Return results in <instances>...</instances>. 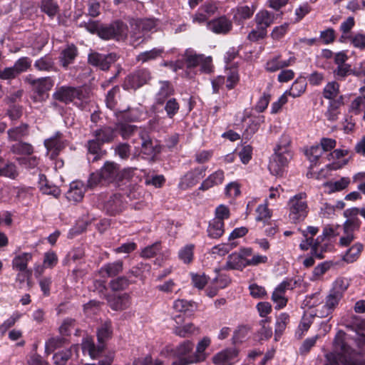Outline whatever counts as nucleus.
<instances>
[{
	"mask_svg": "<svg viewBox=\"0 0 365 365\" xmlns=\"http://www.w3.org/2000/svg\"><path fill=\"white\" fill-rule=\"evenodd\" d=\"M360 354L351 348L346 341V334L339 331L334 341V350L326 354L328 365H365V361L359 358Z\"/></svg>",
	"mask_w": 365,
	"mask_h": 365,
	"instance_id": "f257e3e1",
	"label": "nucleus"
},
{
	"mask_svg": "<svg viewBox=\"0 0 365 365\" xmlns=\"http://www.w3.org/2000/svg\"><path fill=\"white\" fill-rule=\"evenodd\" d=\"M291 137L284 133L281 135L276 147L274 149V154L272 155L269 163V170L274 175L282 174L284 168L292 158L291 148Z\"/></svg>",
	"mask_w": 365,
	"mask_h": 365,
	"instance_id": "f03ea898",
	"label": "nucleus"
},
{
	"mask_svg": "<svg viewBox=\"0 0 365 365\" xmlns=\"http://www.w3.org/2000/svg\"><path fill=\"white\" fill-rule=\"evenodd\" d=\"M113 327L110 322H106L97 329V341L98 345L94 344L92 339H86L81 344V349L83 352L88 353L92 359L101 357V354L106 349L107 341L112 339Z\"/></svg>",
	"mask_w": 365,
	"mask_h": 365,
	"instance_id": "7ed1b4c3",
	"label": "nucleus"
},
{
	"mask_svg": "<svg viewBox=\"0 0 365 365\" xmlns=\"http://www.w3.org/2000/svg\"><path fill=\"white\" fill-rule=\"evenodd\" d=\"M288 217L291 223L303 222L309 214V207L305 192L298 193L290 197L287 202Z\"/></svg>",
	"mask_w": 365,
	"mask_h": 365,
	"instance_id": "20e7f679",
	"label": "nucleus"
},
{
	"mask_svg": "<svg viewBox=\"0 0 365 365\" xmlns=\"http://www.w3.org/2000/svg\"><path fill=\"white\" fill-rule=\"evenodd\" d=\"M319 232V228L314 226H308L306 230H301L304 237V240L299 244V248L306 251L311 248L312 255L322 259L323 250L322 249L321 243L323 241L322 236H318L315 240L313 237L315 236Z\"/></svg>",
	"mask_w": 365,
	"mask_h": 365,
	"instance_id": "39448f33",
	"label": "nucleus"
},
{
	"mask_svg": "<svg viewBox=\"0 0 365 365\" xmlns=\"http://www.w3.org/2000/svg\"><path fill=\"white\" fill-rule=\"evenodd\" d=\"M53 97L65 103L72 102L78 107H83V103L86 102V95L83 91L73 87H59L53 94Z\"/></svg>",
	"mask_w": 365,
	"mask_h": 365,
	"instance_id": "423d86ee",
	"label": "nucleus"
},
{
	"mask_svg": "<svg viewBox=\"0 0 365 365\" xmlns=\"http://www.w3.org/2000/svg\"><path fill=\"white\" fill-rule=\"evenodd\" d=\"M127 34V26L120 21H116L108 26H102L98 30V36L103 39H123L126 37Z\"/></svg>",
	"mask_w": 365,
	"mask_h": 365,
	"instance_id": "0eeeda50",
	"label": "nucleus"
},
{
	"mask_svg": "<svg viewBox=\"0 0 365 365\" xmlns=\"http://www.w3.org/2000/svg\"><path fill=\"white\" fill-rule=\"evenodd\" d=\"M252 255V250L250 247H243L239 252L232 253L227 257L225 269L242 270L247 267V257Z\"/></svg>",
	"mask_w": 365,
	"mask_h": 365,
	"instance_id": "6e6552de",
	"label": "nucleus"
},
{
	"mask_svg": "<svg viewBox=\"0 0 365 365\" xmlns=\"http://www.w3.org/2000/svg\"><path fill=\"white\" fill-rule=\"evenodd\" d=\"M185 61L187 68L200 66L202 71L209 73L211 71V58L197 54L195 51L188 48L185 52Z\"/></svg>",
	"mask_w": 365,
	"mask_h": 365,
	"instance_id": "1a4fd4ad",
	"label": "nucleus"
},
{
	"mask_svg": "<svg viewBox=\"0 0 365 365\" xmlns=\"http://www.w3.org/2000/svg\"><path fill=\"white\" fill-rule=\"evenodd\" d=\"M131 37L138 40L143 36L145 33L156 31L157 24L153 19H136L130 22Z\"/></svg>",
	"mask_w": 365,
	"mask_h": 365,
	"instance_id": "9d476101",
	"label": "nucleus"
},
{
	"mask_svg": "<svg viewBox=\"0 0 365 365\" xmlns=\"http://www.w3.org/2000/svg\"><path fill=\"white\" fill-rule=\"evenodd\" d=\"M151 78L147 69H140L127 76L123 86L125 89H137L146 84Z\"/></svg>",
	"mask_w": 365,
	"mask_h": 365,
	"instance_id": "9b49d317",
	"label": "nucleus"
},
{
	"mask_svg": "<svg viewBox=\"0 0 365 365\" xmlns=\"http://www.w3.org/2000/svg\"><path fill=\"white\" fill-rule=\"evenodd\" d=\"M25 81L29 83L32 86L34 92L41 98H43V95L50 91L54 85V81L51 77L34 78L31 75H29L26 77Z\"/></svg>",
	"mask_w": 365,
	"mask_h": 365,
	"instance_id": "f8f14e48",
	"label": "nucleus"
},
{
	"mask_svg": "<svg viewBox=\"0 0 365 365\" xmlns=\"http://www.w3.org/2000/svg\"><path fill=\"white\" fill-rule=\"evenodd\" d=\"M206 168H196L186 173L179 182V187L186 190L195 185L205 175Z\"/></svg>",
	"mask_w": 365,
	"mask_h": 365,
	"instance_id": "ddd939ff",
	"label": "nucleus"
},
{
	"mask_svg": "<svg viewBox=\"0 0 365 365\" xmlns=\"http://www.w3.org/2000/svg\"><path fill=\"white\" fill-rule=\"evenodd\" d=\"M117 58V55L115 53L106 55L93 52L88 55V62L90 64L102 70H108L110 66L116 61Z\"/></svg>",
	"mask_w": 365,
	"mask_h": 365,
	"instance_id": "4468645a",
	"label": "nucleus"
},
{
	"mask_svg": "<svg viewBox=\"0 0 365 365\" xmlns=\"http://www.w3.org/2000/svg\"><path fill=\"white\" fill-rule=\"evenodd\" d=\"M80 346L73 344L67 349L57 351L52 356L55 365H66L69 360H76L78 357Z\"/></svg>",
	"mask_w": 365,
	"mask_h": 365,
	"instance_id": "2eb2a0df",
	"label": "nucleus"
},
{
	"mask_svg": "<svg viewBox=\"0 0 365 365\" xmlns=\"http://www.w3.org/2000/svg\"><path fill=\"white\" fill-rule=\"evenodd\" d=\"M44 145L51 154V158H53L65 147V140L62 138V134L57 132L53 136L44 140Z\"/></svg>",
	"mask_w": 365,
	"mask_h": 365,
	"instance_id": "dca6fc26",
	"label": "nucleus"
},
{
	"mask_svg": "<svg viewBox=\"0 0 365 365\" xmlns=\"http://www.w3.org/2000/svg\"><path fill=\"white\" fill-rule=\"evenodd\" d=\"M101 178L106 182H118L120 176L119 165L113 162H106L100 170Z\"/></svg>",
	"mask_w": 365,
	"mask_h": 365,
	"instance_id": "f3484780",
	"label": "nucleus"
},
{
	"mask_svg": "<svg viewBox=\"0 0 365 365\" xmlns=\"http://www.w3.org/2000/svg\"><path fill=\"white\" fill-rule=\"evenodd\" d=\"M232 26L230 19L225 16H220L207 23V29L215 34H227Z\"/></svg>",
	"mask_w": 365,
	"mask_h": 365,
	"instance_id": "a211bd4d",
	"label": "nucleus"
},
{
	"mask_svg": "<svg viewBox=\"0 0 365 365\" xmlns=\"http://www.w3.org/2000/svg\"><path fill=\"white\" fill-rule=\"evenodd\" d=\"M225 180V172L222 170H217L209 175L201 183L199 190H207L215 186H218Z\"/></svg>",
	"mask_w": 365,
	"mask_h": 365,
	"instance_id": "6ab92c4d",
	"label": "nucleus"
},
{
	"mask_svg": "<svg viewBox=\"0 0 365 365\" xmlns=\"http://www.w3.org/2000/svg\"><path fill=\"white\" fill-rule=\"evenodd\" d=\"M108 303L113 310H123L130 304V296L128 293L113 294L107 299Z\"/></svg>",
	"mask_w": 365,
	"mask_h": 365,
	"instance_id": "aec40b11",
	"label": "nucleus"
},
{
	"mask_svg": "<svg viewBox=\"0 0 365 365\" xmlns=\"http://www.w3.org/2000/svg\"><path fill=\"white\" fill-rule=\"evenodd\" d=\"M358 207L346 209L344 212V216L346 218L343 224V229L357 230L359 229L361 222L358 217Z\"/></svg>",
	"mask_w": 365,
	"mask_h": 365,
	"instance_id": "412c9836",
	"label": "nucleus"
},
{
	"mask_svg": "<svg viewBox=\"0 0 365 365\" xmlns=\"http://www.w3.org/2000/svg\"><path fill=\"white\" fill-rule=\"evenodd\" d=\"M194 303L183 299H177L174 302L173 309L177 317H187L194 311Z\"/></svg>",
	"mask_w": 365,
	"mask_h": 365,
	"instance_id": "4be33fe9",
	"label": "nucleus"
},
{
	"mask_svg": "<svg viewBox=\"0 0 365 365\" xmlns=\"http://www.w3.org/2000/svg\"><path fill=\"white\" fill-rule=\"evenodd\" d=\"M295 61L294 57L287 60H281L280 56H276L270 58L266 63V70L269 72H275L281 68L292 65Z\"/></svg>",
	"mask_w": 365,
	"mask_h": 365,
	"instance_id": "5701e85b",
	"label": "nucleus"
},
{
	"mask_svg": "<svg viewBox=\"0 0 365 365\" xmlns=\"http://www.w3.org/2000/svg\"><path fill=\"white\" fill-rule=\"evenodd\" d=\"M254 20L256 26L267 30L274 23V15L267 10L262 9L256 14Z\"/></svg>",
	"mask_w": 365,
	"mask_h": 365,
	"instance_id": "b1692460",
	"label": "nucleus"
},
{
	"mask_svg": "<svg viewBox=\"0 0 365 365\" xmlns=\"http://www.w3.org/2000/svg\"><path fill=\"white\" fill-rule=\"evenodd\" d=\"M85 189L81 181H75L71 183L70 189L66 193V197L69 201L79 202L83 197Z\"/></svg>",
	"mask_w": 365,
	"mask_h": 365,
	"instance_id": "393cba45",
	"label": "nucleus"
},
{
	"mask_svg": "<svg viewBox=\"0 0 365 365\" xmlns=\"http://www.w3.org/2000/svg\"><path fill=\"white\" fill-rule=\"evenodd\" d=\"M346 151L341 149H336L332 153L327 155L329 161H333L331 163L328 165V167L331 170H338L342 168L346 163V160L343 159L342 157L346 155Z\"/></svg>",
	"mask_w": 365,
	"mask_h": 365,
	"instance_id": "a878e982",
	"label": "nucleus"
},
{
	"mask_svg": "<svg viewBox=\"0 0 365 365\" xmlns=\"http://www.w3.org/2000/svg\"><path fill=\"white\" fill-rule=\"evenodd\" d=\"M32 258L33 255L31 252H22L16 255L12 259V267L20 272H28V263Z\"/></svg>",
	"mask_w": 365,
	"mask_h": 365,
	"instance_id": "bb28decb",
	"label": "nucleus"
},
{
	"mask_svg": "<svg viewBox=\"0 0 365 365\" xmlns=\"http://www.w3.org/2000/svg\"><path fill=\"white\" fill-rule=\"evenodd\" d=\"M224 222L212 219L209 222L207 229V235L212 239H218L224 234Z\"/></svg>",
	"mask_w": 365,
	"mask_h": 365,
	"instance_id": "cd10ccee",
	"label": "nucleus"
},
{
	"mask_svg": "<svg viewBox=\"0 0 365 365\" xmlns=\"http://www.w3.org/2000/svg\"><path fill=\"white\" fill-rule=\"evenodd\" d=\"M123 270V262L117 261L113 263H108L103 266L99 273L103 277H110L120 273Z\"/></svg>",
	"mask_w": 365,
	"mask_h": 365,
	"instance_id": "c85d7f7f",
	"label": "nucleus"
},
{
	"mask_svg": "<svg viewBox=\"0 0 365 365\" xmlns=\"http://www.w3.org/2000/svg\"><path fill=\"white\" fill-rule=\"evenodd\" d=\"M93 135L102 144L112 141L115 137V131L110 127H103L93 131Z\"/></svg>",
	"mask_w": 365,
	"mask_h": 365,
	"instance_id": "c756f323",
	"label": "nucleus"
},
{
	"mask_svg": "<svg viewBox=\"0 0 365 365\" xmlns=\"http://www.w3.org/2000/svg\"><path fill=\"white\" fill-rule=\"evenodd\" d=\"M350 178L348 177L341 178L336 181H329L324 183V187L328 193H333L344 190L350 184Z\"/></svg>",
	"mask_w": 365,
	"mask_h": 365,
	"instance_id": "7c9ffc66",
	"label": "nucleus"
},
{
	"mask_svg": "<svg viewBox=\"0 0 365 365\" xmlns=\"http://www.w3.org/2000/svg\"><path fill=\"white\" fill-rule=\"evenodd\" d=\"M210 344V339L209 337H203V339L197 344L195 353L190 354L187 356L196 359L200 362H203L206 360L207 354L205 351Z\"/></svg>",
	"mask_w": 365,
	"mask_h": 365,
	"instance_id": "2f4dec72",
	"label": "nucleus"
},
{
	"mask_svg": "<svg viewBox=\"0 0 365 365\" xmlns=\"http://www.w3.org/2000/svg\"><path fill=\"white\" fill-rule=\"evenodd\" d=\"M193 344L190 341H185L182 344L177 346V347L170 350L171 354L178 359H182L187 357L190 355V352L192 351Z\"/></svg>",
	"mask_w": 365,
	"mask_h": 365,
	"instance_id": "473e14b6",
	"label": "nucleus"
},
{
	"mask_svg": "<svg viewBox=\"0 0 365 365\" xmlns=\"http://www.w3.org/2000/svg\"><path fill=\"white\" fill-rule=\"evenodd\" d=\"M364 245L361 242H356L350 247L343 256V260L347 263H352L358 259L362 250Z\"/></svg>",
	"mask_w": 365,
	"mask_h": 365,
	"instance_id": "72a5a7b5",
	"label": "nucleus"
},
{
	"mask_svg": "<svg viewBox=\"0 0 365 365\" xmlns=\"http://www.w3.org/2000/svg\"><path fill=\"white\" fill-rule=\"evenodd\" d=\"M174 90L168 81L160 83V88L156 93L155 100L158 104H163L165 101L173 94Z\"/></svg>",
	"mask_w": 365,
	"mask_h": 365,
	"instance_id": "f704fd0d",
	"label": "nucleus"
},
{
	"mask_svg": "<svg viewBox=\"0 0 365 365\" xmlns=\"http://www.w3.org/2000/svg\"><path fill=\"white\" fill-rule=\"evenodd\" d=\"M341 298L342 296H341L340 294L335 293L334 292L331 290L329 295L327 297L326 304L323 306V307L327 309V314H316V316L319 318L327 317L329 314V312L338 305Z\"/></svg>",
	"mask_w": 365,
	"mask_h": 365,
	"instance_id": "c9c22d12",
	"label": "nucleus"
},
{
	"mask_svg": "<svg viewBox=\"0 0 365 365\" xmlns=\"http://www.w3.org/2000/svg\"><path fill=\"white\" fill-rule=\"evenodd\" d=\"M39 188L43 194L51 195L55 197L60 195L59 188L56 185L49 184L43 175L39 176Z\"/></svg>",
	"mask_w": 365,
	"mask_h": 365,
	"instance_id": "e433bc0d",
	"label": "nucleus"
},
{
	"mask_svg": "<svg viewBox=\"0 0 365 365\" xmlns=\"http://www.w3.org/2000/svg\"><path fill=\"white\" fill-rule=\"evenodd\" d=\"M7 133L9 140H20L29 134L28 125L26 124H21L18 127L9 129Z\"/></svg>",
	"mask_w": 365,
	"mask_h": 365,
	"instance_id": "4c0bfd02",
	"label": "nucleus"
},
{
	"mask_svg": "<svg viewBox=\"0 0 365 365\" xmlns=\"http://www.w3.org/2000/svg\"><path fill=\"white\" fill-rule=\"evenodd\" d=\"M256 7H251L247 5L238 6L234 10V18L237 20H245L250 19L254 14Z\"/></svg>",
	"mask_w": 365,
	"mask_h": 365,
	"instance_id": "58836bf2",
	"label": "nucleus"
},
{
	"mask_svg": "<svg viewBox=\"0 0 365 365\" xmlns=\"http://www.w3.org/2000/svg\"><path fill=\"white\" fill-rule=\"evenodd\" d=\"M76 56V47L73 45L68 46L61 53V62L62 63V66L63 67H66L69 64L72 63Z\"/></svg>",
	"mask_w": 365,
	"mask_h": 365,
	"instance_id": "ea45409f",
	"label": "nucleus"
},
{
	"mask_svg": "<svg viewBox=\"0 0 365 365\" xmlns=\"http://www.w3.org/2000/svg\"><path fill=\"white\" fill-rule=\"evenodd\" d=\"M106 208L111 214L119 212L123 208V203L120 195H114L106 203Z\"/></svg>",
	"mask_w": 365,
	"mask_h": 365,
	"instance_id": "a19ab883",
	"label": "nucleus"
},
{
	"mask_svg": "<svg viewBox=\"0 0 365 365\" xmlns=\"http://www.w3.org/2000/svg\"><path fill=\"white\" fill-rule=\"evenodd\" d=\"M36 69L43 71H50L54 70L53 59L49 56H44L40 58L34 63Z\"/></svg>",
	"mask_w": 365,
	"mask_h": 365,
	"instance_id": "79ce46f5",
	"label": "nucleus"
},
{
	"mask_svg": "<svg viewBox=\"0 0 365 365\" xmlns=\"http://www.w3.org/2000/svg\"><path fill=\"white\" fill-rule=\"evenodd\" d=\"M41 9L49 17H54L58 12V6L54 0H41Z\"/></svg>",
	"mask_w": 365,
	"mask_h": 365,
	"instance_id": "37998d69",
	"label": "nucleus"
},
{
	"mask_svg": "<svg viewBox=\"0 0 365 365\" xmlns=\"http://www.w3.org/2000/svg\"><path fill=\"white\" fill-rule=\"evenodd\" d=\"M163 52V48H155L152 50L144 51L140 53L136 58L138 61H141L142 63H145L149 61L154 60L158 57L160 56L162 53Z\"/></svg>",
	"mask_w": 365,
	"mask_h": 365,
	"instance_id": "c03bdc74",
	"label": "nucleus"
},
{
	"mask_svg": "<svg viewBox=\"0 0 365 365\" xmlns=\"http://www.w3.org/2000/svg\"><path fill=\"white\" fill-rule=\"evenodd\" d=\"M339 93V85L336 81L329 82L323 90V96L326 99L333 100Z\"/></svg>",
	"mask_w": 365,
	"mask_h": 365,
	"instance_id": "a18cd8bd",
	"label": "nucleus"
},
{
	"mask_svg": "<svg viewBox=\"0 0 365 365\" xmlns=\"http://www.w3.org/2000/svg\"><path fill=\"white\" fill-rule=\"evenodd\" d=\"M11 151L18 155H29L34 152V148L31 144L19 141L11 147Z\"/></svg>",
	"mask_w": 365,
	"mask_h": 365,
	"instance_id": "49530a36",
	"label": "nucleus"
},
{
	"mask_svg": "<svg viewBox=\"0 0 365 365\" xmlns=\"http://www.w3.org/2000/svg\"><path fill=\"white\" fill-rule=\"evenodd\" d=\"M323 153L322 148L319 145H312L305 150V155L312 164L317 163Z\"/></svg>",
	"mask_w": 365,
	"mask_h": 365,
	"instance_id": "de8ad7c7",
	"label": "nucleus"
},
{
	"mask_svg": "<svg viewBox=\"0 0 365 365\" xmlns=\"http://www.w3.org/2000/svg\"><path fill=\"white\" fill-rule=\"evenodd\" d=\"M194 245L189 244L182 247L178 252V257L184 263L189 264L193 259Z\"/></svg>",
	"mask_w": 365,
	"mask_h": 365,
	"instance_id": "09e8293b",
	"label": "nucleus"
},
{
	"mask_svg": "<svg viewBox=\"0 0 365 365\" xmlns=\"http://www.w3.org/2000/svg\"><path fill=\"white\" fill-rule=\"evenodd\" d=\"M307 87V83L304 79H297L292 85L289 94L294 98L300 96L304 93Z\"/></svg>",
	"mask_w": 365,
	"mask_h": 365,
	"instance_id": "8fccbe9b",
	"label": "nucleus"
},
{
	"mask_svg": "<svg viewBox=\"0 0 365 365\" xmlns=\"http://www.w3.org/2000/svg\"><path fill=\"white\" fill-rule=\"evenodd\" d=\"M226 88H233L239 81V75L236 68L225 70Z\"/></svg>",
	"mask_w": 365,
	"mask_h": 365,
	"instance_id": "3c124183",
	"label": "nucleus"
},
{
	"mask_svg": "<svg viewBox=\"0 0 365 365\" xmlns=\"http://www.w3.org/2000/svg\"><path fill=\"white\" fill-rule=\"evenodd\" d=\"M196 331V327L192 323H188L182 327H176L174 329L175 334L180 337H189Z\"/></svg>",
	"mask_w": 365,
	"mask_h": 365,
	"instance_id": "603ef678",
	"label": "nucleus"
},
{
	"mask_svg": "<svg viewBox=\"0 0 365 365\" xmlns=\"http://www.w3.org/2000/svg\"><path fill=\"white\" fill-rule=\"evenodd\" d=\"M31 64V61L28 57H22L17 60L12 66L17 76L26 71Z\"/></svg>",
	"mask_w": 365,
	"mask_h": 365,
	"instance_id": "864d4df0",
	"label": "nucleus"
},
{
	"mask_svg": "<svg viewBox=\"0 0 365 365\" xmlns=\"http://www.w3.org/2000/svg\"><path fill=\"white\" fill-rule=\"evenodd\" d=\"M102 145L103 144L96 138L88 141V151L89 153L94 155L93 160H97L98 159V155L101 150Z\"/></svg>",
	"mask_w": 365,
	"mask_h": 365,
	"instance_id": "5fc2aeb1",
	"label": "nucleus"
},
{
	"mask_svg": "<svg viewBox=\"0 0 365 365\" xmlns=\"http://www.w3.org/2000/svg\"><path fill=\"white\" fill-rule=\"evenodd\" d=\"M18 175L16 165L13 163H7L4 167L0 166V176L14 179Z\"/></svg>",
	"mask_w": 365,
	"mask_h": 365,
	"instance_id": "6e6d98bb",
	"label": "nucleus"
},
{
	"mask_svg": "<svg viewBox=\"0 0 365 365\" xmlns=\"http://www.w3.org/2000/svg\"><path fill=\"white\" fill-rule=\"evenodd\" d=\"M343 230L344 232L342 236L339 239V245L341 247H348L356 239V236L354 233V230L349 229H343Z\"/></svg>",
	"mask_w": 365,
	"mask_h": 365,
	"instance_id": "4d7b16f0",
	"label": "nucleus"
},
{
	"mask_svg": "<svg viewBox=\"0 0 365 365\" xmlns=\"http://www.w3.org/2000/svg\"><path fill=\"white\" fill-rule=\"evenodd\" d=\"M317 336L309 337L304 340L302 346H299V353L300 355H307L310 350L315 346Z\"/></svg>",
	"mask_w": 365,
	"mask_h": 365,
	"instance_id": "13d9d810",
	"label": "nucleus"
},
{
	"mask_svg": "<svg viewBox=\"0 0 365 365\" xmlns=\"http://www.w3.org/2000/svg\"><path fill=\"white\" fill-rule=\"evenodd\" d=\"M364 108L365 102L362 98L358 96L351 102L349 112L354 115H359Z\"/></svg>",
	"mask_w": 365,
	"mask_h": 365,
	"instance_id": "bf43d9fd",
	"label": "nucleus"
},
{
	"mask_svg": "<svg viewBox=\"0 0 365 365\" xmlns=\"http://www.w3.org/2000/svg\"><path fill=\"white\" fill-rule=\"evenodd\" d=\"M115 154L122 160H126L130 155V146L127 143H119L115 149Z\"/></svg>",
	"mask_w": 365,
	"mask_h": 365,
	"instance_id": "052dcab7",
	"label": "nucleus"
},
{
	"mask_svg": "<svg viewBox=\"0 0 365 365\" xmlns=\"http://www.w3.org/2000/svg\"><path fill=\"white\" fill-rule=\"evenodd\" d=\"M160 250V243L156 242L151 245L145 247L141 252V257L151 258L156 255Z\"/></svg>",
	"mask_w": 365,
	"mask_h": 365,
	"instance_id": "680f3d73",
	"label": "nucleus"
},
{
	"mask_svg": "<svg viewBox=\"0 0 365 365\" xmlns=\"http://www.w3.org/2000/svg\"><path fill=\"white\" fill-rule=\"evenodd\" d=\"M58 257L53 251L47 252L44 254L43 264L46 268L51 269L58 263Z\"/></svg>",
	"mask_w": 365,
	"mask_h": 365,
	"instance_id": "e2e57ef3",
	"label": "nucleus"
},
{
	"mask_svg": "<svg viewBox=\"0 0 365 365\" xmlns=\"http://www.w3.org/2000/svg\"><path fill=\"white\" fill-rule=\"evenodd\" d=\"M267 34V31L264 29L256 26V28L252 29L247 35V39L251 41H257L259 39L264 38Z\"/></svg>",
	"mask_w": 365,
	"mask_h": 365,
	"instance_id": "0e129e2a",
	"label": "nucleus"
},
{
	"mask_svg": "<svg viewBox=\"0 0 365 365\" xmlns=\"http://www.w3.org/2000/svg\"><path fill=\"white\" fill-rule=\"evenodd\" d=\"M142 150L144 154L152 155L155 153V145L149 137L142 136Z\"/></svg>",
	"mask_w": 365,
	"mask_h": 365,
	"instance_id": "69168bd1",
	"label": "nucleus"
},
{
	"mask_svg": "<svg viewBox=\"0 0 365 365\" xmlns=\"http://www.w3.org/2000/svg\"><path fill=\"white\" fill-rule=\"evenodd\" d=\"M351 44L356 48L363 50L365 48V34L356 33L350 37Z\"/></svg>",
	"mask_w": 365,
	"mask_h": 365,
	"instance_id": "338daca9",
	"label": "nucleus"
},
{
	"mask_svg": "<svg viewBox=\"0 0 365 365\" xmlns=\"http://www.w3.org/2000/svg\"><path fill=\"white\" fill-rule=\"evenodd\" d=\"M180 106L176 99H169L165 106V110L169 118H172L179 110Z\"/></svg>",
	"mask_w": 365,
	"mask_h": 365,
	"instance_id": "774afa93",
	"label": "nucleus"
}]
</instances>
